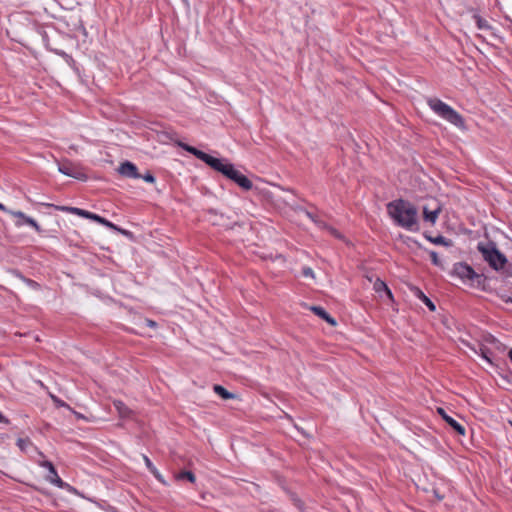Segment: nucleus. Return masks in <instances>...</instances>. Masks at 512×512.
Segmentation results:
<instances>
[{
    "instance_id": "bb28decb",
    "label": "nucleus",
    "mask_w": 512,
    "mask_h": 512,
    "mask_svg": "<svg viewBox=\"0 0 512 512\" xmlns=\"http://www.w3.org/2000/svg\"><path fill=\"white\" fill-rule=\"evenodd\" d=\"M429 256H430V260H431V262H432L435 266H442L441 260H440V258L438 257L437 252H435V251H430Z\"/></svg>"
},
{
    "instance_id": "f8f14e48",
    "label": "nucleus",
    "mask_w": 512,
    "mask_h": 512,
    "mask_svg": "<svg viewBox=\"0 0 512 512\" xmlns=\"http://www.w3.org/2000/svg\"><path fill=\"white\" fill-rule=\"evenodd\" d=\"M373 289L379 295L383 292L387 295V297L390 300H393V294H392L391 290L389 289L387 284L384 281H382L381 279H379V278L376 279V281L373 284Z\"/></svg>"
},
{
    "instance_id": "f3484780",
    "label": "nucleus",
    "mask_w": 512,
    "mask_h": 512,
    "mask_svg": "<svg viewBox=\"0 0 512 512\" xmlns=\"http://www.w3.org/2000/svg\"><path fill=\"white\" fill-rule=\"evenodd\" d=\"M233 182H235L238 186H240L242 189L246 191L252 189L253 187L252 181L241 172L238 173V175L234 178Z\"/></svg>"
},
{
    "instance_id": "f03ea898",
    "label": "nucleus",
    "mask_w": 512,
    "mask_h": 512,
    "mask_svg": "<svg viewBox=\"0 0 512 512\" xmlns=\"http://www.w3.org/2000/svg\"><path fill=\"white\" fill-rule=\"evenodd\" d=\"M427 104L430 109L442 119L446 120L457 128H465L464 118L456 110H454L448 104L444 103L439 98L430 97L427 99Z\"/></svg>"
},
{
    "instance_id": "dca6fc26",
    "label": "nucleus",
    "mask_w": 512,
    "mask_h": 512,
    "mask_svg": "<svg viewBox=\"0 0 512 512\" xmlns=\"http://www.w3.org/2000/svg\"><path fill=\"white\" fill-rule=\"evenodd\" d=\"M179 146L181 148H183L185 151L191 153L192 155H194L196 158L202 160L203 162H205L208 154L193 147V146H190L188 144H184V143H180Z\"/></svg>"
},
{
    "instance_id": "2f4dec72",
    "label": "nucleus",
    "mask_w": 512,
    "mask_h": 512,
    "mask_svg": "<svg viewBox=\"0 0 512 512\" xmlns=\"http://www.w3.org/2000/svg\"><path fill=\"white\" fill-rule=\"evenodd\" d=\"M146 324H147V326L152 327V328H155L157 326V323L150 319H146Z\"/></svg>"
},
{
    "instance_id": "9d476101",
    "label": "nucleus",
    "mask_w": 512,
    "mask_h": 512,
    "mask_svg": "<svg viewBox=\"0 0 512 512\" xmlns=\"http://www.w3.org/2000/svg\"><path fill=\"white\" fill-rule=\"evenodd\" d=\"M310 309L315 315H317L318 317H320L321 319H323L330 325H332V326L336 325V320L323 307L312 306Z\"/></svg>"
},
{
    "instance_id": "1a4fd4ad",
    "label": "nucleus",
    "mask_w": 512,
    "mask_h": 512,
    "mask_svg": "<svg viewBox=\"0 0 512 512\" xmlns=\"http://www.w3.org/2000/svg\"><path fill=\"white\" fill-rule=\"evenodd\" d=\"M438 413L442 416L443 420L455 430L459 435L464 436L466 433L465 427L458 423L453 417L449 416L443 408H438Z\"/></svg>"
},
{
    "instance_id": "4468645a",
    "label": "nucleus",
    "mask_w": 512,
    "mask_h": 512,
    "mask_svg": "<svg viewBox=\"0 0 512 512\" xmlns=\"http://www.w3.org/2000/svg\"><path fill=\"white\" fill-rule=\"evenodd\" d=\"M441 212V207L437 206L434 210L430 211L427 207L423 208V218L425 221L434 225L438 219V216Z\"/></svg>"
},
{
    "instance_id": "39448f33",
    "label": "nucleus",
    "mask_w": 512,
    "mask_h": 512,
    "mask_svg": "<svg viewBox=\"0 0 512 512\" xmlns=\"http://www.w3.org/2000/svg\"><path fill=\"white\" fill-rule=\"evenodd\" d=\"M453 275L459 277L463 281L470 282H473L480 277L470 265L464 262L454 264Z\"/></svg>"
},
{
    "instance_id": "7c9ffc66",
    "label": "nucleus",
    "mask_w": 512,
    "mask_h": 512,
    "mask_svg": "<svg viewBox=\"0 0 512 512\" xmlns=\"http://www.w3.org/2000/svg\"><path fill=\"white\" fill-rule=\"evenodd\" d=\"M0 423L9 424L10 420L0 412Z\"/></svg>"
},
{
    "instance_id": "5701e85b",
    "label": "nucleus",
    "mask_w": 512,
    "mask_h": 512,
    "mask_svg": "<svg viewBox=\"0 0 512 512\" xmlns=\"http://www.w3.org/2000/svg\"><path fill=\"white\" fill-rule=\"evenodd\" d=\"M16 444L22 452H26L27 448L33 445L32 441L28 437L18 438Z\"/></svg>"
},
{
    "instance_id": "a211bd4d",
    "label": "nucleus",
    "mask_w": 512,
    "mask_h": 512,
    "mask_svg": "<svg viewBox=\"0 0 512 512\" xmlns=\"http://www.w3.org/2000/svg\"><path fill=\"white\" fill-rule=\"evenodd\" d=\"M143 460L145 462V465L146 467L148 468V470L154 475V477L161 483H165L164 481V478L163 476L161 475V473L158 471V469L153 465V463L151 462V460L149 459L148 456L146 455H143Z\"/></svg>"
},
{
    "instance_id": "72a5a7b5",
    "label": "nucleus",
    "mask_w": 512,
    "mask_h": 512,
    "mask_svg": "<svg viewBox=\"0 0 512 512\" xmlns=\"http://www.w3.org/2000/svg\"><path fill=\"white\" fill-rule=\"evenodd\" d=\"M306 215H307L311 220H314V217H313V215H312L310 212H306Z\"/></svg>"
},
{
    "instance_id": "b1692460",
    "label": "nucleus",
    "mask_w": 512,
    "mask_h": 512,
    "mask_svg": "<svg viewBox=\"0 0 512 512\" xmlns=\"http://www.w3.org/2000/svg\"><path fill=\"white\" fill-rule=\"evenodd\" d=\"M427 239L434 243V244H439V245H445V246H448L450 243H449V240H447V238H445L444 236H441V235H438L436 237H427Z\"/></svg>"
},
{
    "instance_id": "cd10ccee",
    "label": "nucleus",
    "mask_w": 512,
    "mask_h": 512,
    "mask_svg": "<svg viewBox=\"0 0 512 512\" xmlns=\"http://www.w3.org/2000/svg\"><path fill=\"white\" fill-rule=\"evenodd\" d=\"M141 178L148 183H154L156 180L153 174L149 171L145 175H142Z\"/></svg>"
},
{
    "instance_id": "6e6552de",
    "label": "nucleus",
    "mask_w": 512,
    "mask_h": 512,
    "mask_svg": "<svg viewBox=\"0 0 512 512\" xmlns=\"http://www.w3.org/2000/svg\"><path fill=\"white\" fill-rule=\"evenodd\" d=\"M118 173L124 177L132 179H139L142 177V175L138 172L137 166L130 161L121 163L118 167Z\"/></svg>"
},
{
    "instance_id": "ddd939ff",
    "label": "nucleus",
    "mask_w": 512,
    "mask_h": 512,
    "mask_svg": "<svg viewBox=\"0 0 512 512\" xmlns=\"http://www.w3.org/2000/svg\"><path fill=\"white\" fill-rule=\"evenodd\" d=\"M113 406L121 418H129L132 414V410L121 400H115Z\"/></svg>"
},
{
    "instance_id": "e433bc0d",
    "label": "nucleus",
    "mask_w": 512,
    "mask_h": 512,
    "mask_svg": "<svg viewBox=\"0 0 512 512\" xmlns=\"http://www.w3.org/2000/svg\"><path fill=\"white\" fill-rule=\"evenodd\" d=\"M483 357H484L488 362H490V358H488L485 354H483Z\"/></svg>"
},
{
    "instance_id": "4be33fe9",
    "label": "nucleus",
    "mask_w": 512,
    "mask_h": 512,
    "mask_svg": "<svg viewBox=\"0 0 512 512\" xmlns=\"http://www.w3.org/2000/svg\"><path fill=\"white\" fill-rule=\"evenodd\" d=\"M473 18L475 20V23H476L478 29H480V30H490V29H492V27L488 23V21L485 20L484 18H482L480 15L475 14L473 16Z\"/></svg>"
},
{
    "instance_id": "2eb2a0df",
    "label": "nucleus",
    "mask_w": 512,
    "mask_h": 512,
    "mask_svg": "<svg viewBox=\"0 0 512 512\" xmlns=\"http://www.w3.org/2000/svg\"><path fill=\"white\" fill-rule=\"evenodd\" d=\"M412 292L413 294L418 298L420 299L427 307L430 311H435L436 310V306L435 304L431 301L430 298H428L423 292L421 289H419L418 287H413L412 288Z\"/></svg>"
},
{
    "instance_id": "c756f323",
    "label": "nucleus",
    "mask_w": 512,
    "mask_h": 512,
    "mask_svg": "<svg viewBox=\"0 0 512 512\" xmlns=\"http://www.w3.org/2000/svg\"><path fill=\"white\" fill-rule=\"evenodd\" d=\"M11 213H12V215L14 217L20 218L22 220H24V218L27 216L22 211H14V212H11Z\"/></svg>"
},
{
    "instance_id": "6ab92c4d",
    "label": "nucleus",
    "mask_w": 512,
    "mask_h": 512,
    "mask_svg": "<svg viewBox=\"0 0 512 512\" xmlns=\"http://www.w3.org/2000/svg\"><path fill=\"white\" fill-rule=\"evenodd\" d=\"M213 391L224 400L235 398V394L229 392L227 389H225L223 386L219 384H215L213 386Z\"/></svg>"
},
{
    "instance_id": "aec40b11",
    "label": "nucleus",
    "mask_w": 512,
    "mask_h": 512,
    "mask_svg": "<svg viewBox=\"0 0 512 512\" xmlns=\"http://www.w3.org/2000/svg\"><path fill=\"white\" fill-rule=\"evenodd\" d=\"M239 172L240 171H238L233 164L227 162L221 174H223L225 177L233 181Z\"/></svg>"
},
{
    "instance_id": "0eeeda50",
    "label": "nucleus",
    "mask_w": 512,
    "mask_h": 512,
    "mask_svg": "<svg viewBox=\"0 0 512 512\" xmlns=\"http://www.w3.org/2000/svg\"><path fill=\"white\" fill-rule=\"evenodd\" d=\"M38 464L43 467V468H46L48 470V475L46 476V480L52 484H54L55 486L59 487V488H63L65 483L63 482V480L59 477L53 463L51 461H48V460H43V461H39Z\"/></svg>"
},
{
    "instance_id": "c9c22d12",
    "label": "nucleus",
    "mask_w": 512,
    "mask_h": 512,
    "mask_svg": "<svg viewBox=\"0 0 512 512\" xmlns=\"http://www.w3.org/2000/svg\"><path fill=\"white\" fill-rule=\"evenodd\" d=\"M54 400H55L58 404H60L61 406H64V405H65V404H64V402L58 401V400H56V399H54Z\"/></svg>"
},
{
    "instance_id": "412c9836",
    "label": "nucleus",
    "mask_w": 512,
    "mask_h": 512,
    "mask_svg": "<svg viewBox=\"0 0 512 512\" xmlns=\"http://www.w3.org/2000/svg\"><path fill=\"white\" fill-rule=\"evenodd\" d=\"M13 274L15 276H17L19 279H21L24 283H26L30 288H32L34 290H38L40 288L39 283H37L36 281H34L32 279L26 278L19 271L14 270Z\"/></svg>"
},
{
    "instance_id": "20e7f679",
    "label": "nucleus",
    "mask_w": 512,
    "mask_h": 512,
    "mask_svg": "<svg viewBox=\"0 0 512 512\" xmlns=\"http://www.w3.org/2000/svg\"><path fill=\"white\" fill-rule=\"evenodd\" d=\"M54 208L58 211L68 212V213H71V214H74V215H77V216H80V217H83L86 219H90V220H93L99 224H102L105 227H108L110 229L117 230L122 233H126V231L118 228L115 224H113L106 218L101 217L100 215L92 213L90 211H87V210H84L81 208H77V207H69V206H54Z\"/></svg>"
},
{
    "instance_id": "423d86ee",
    "label": "nucleus",
    "mask_w": 512,
    "mask_h": 512,
    "mask_svg": "<svg viewBox=\"0 0 512 512\" xmlns=\"http://www.w3.org/2000/svg\"><path fill=\"white\" fill-rule=\"evenodd\" d=\"M58 171L66 176L75 178L77 180H86V174L70 161L59 163Z\"/></svg>"
},
{
    "instance_id": "f704fd0d",
    "label": "nucleus",
    "mask_w": 512,
    "mask_h": 512,
    "mask_svg": "<svg viewBox=\"0 0 512 512\" xmlns=\"http://www.w3.org/2000/svg\"><path fill=\"white\" fill-rule=\"evenodd\" d=\"M0 210L7 211L6 207L2 203H0Z\"/></svg>"
},
{
    "instance_id": "7ed1b4c3",
    "label": "nucleus",
    "mask_w": 512,
    "mask_h": 512,
    "mask_svg": "<svg viewBox=\"0 0 512 512\" xmlns=\"http://www.w3.org/2000/svg\"><path fill=\"white\" fill-rule=\"evenodd\" d=\"M479 252L482 254L483 259L495 271H503L508 263L507 257L497 248L493 241L487 243H478Z\"/></svg>"
},
{
    "instance_id": "a878e982",
    "label": "nucleus",
    "mask_w": 512,
    "mask_h": 512,
    "mask_svg": "<svg viewBox=\"0 0 512 512\" xmlns=\"http://www.w3.org/2000/svg\"><path fill=\"white\" fill-rule=\"evenodd\" d=\"M23 222L31 227H33L37 232H41V227L38 223L30 216H26Z\"/></svg>"
},
{
    "instance_id": "9b49d317",
    "label": "nucleus",
    "mask_w": 512,
    "mask_h": 512,
    "mask_svg": "<svg viewBox=\"0 0 512 512\" xmlns=\"http://www.w3.org/2000/svg\"><path fill=\"white\" fill-rule=\"evenodd\" d=\"M204 163H206L208 166H210L215 171L222 173L223 169L225 168V166L227 164V161L224 162L222 159L213 157L208 154Z\"/></svg>"
},
{
    "instance_id": "c85d7f7f",
    "label": "nucleus",
    "mask_w": 512,
    "mask_h": 512,
    "mask_svg": "<svg viewBox=\"0 0 512 512\" xmlns=\"http://www.w3.org/2000/svg\"><path fill=\"white\" fill-rule=\"evenodd\" d=\"M302 274L305 277H314V272H313L312 268H310V267H304L302 269Z\"/></svg>"
},
{
    "instance_id": "f257e3e1",
    "label": "nucleus",
    "mask_w": 512,
    "mask_h": 512,
    "mask_svg": "<svg viewBox=\"0 0 512 512\" xmlns=\"http://www.w3.org/2000/svg\"><path fill=\"white\" fill-rule=\"evenodd\" d=\"M388 215L400 227L408 231H418L417 208L407 200L397 199L387 204Z\"/></svg>"
},
{
    "instance_id": "393cba45",
    "label": "nucleus",
    "mask_w": 512,
    "mask_h": 512,
    "mask_svg": "<svg viewBox=\"0 0 512 512\" xmlns=\"http://www.w3.org/2000/svg\"><path fill=\"white\" fill-rule=\"evenodd\" d=\"M176 477L178 480L186 479L191 483H194L196 480L195 475L191 471H182Z\"/></svg>"
},
{
    "instance_id": "473e14b6",
    "label": "nucleus",
    "mask_w": 512,
    "mask_h": 512,
    "mask_svg": "<svg viewBox=\"0 0 512 512\" xmlns=\"http://www.w3.org/2000/svg\"><path fill=\"white\" fill-rule=\"evenodd\" d=\"M508 358H509V360H510V361H511V363H512V348H511V349L509 350V352H508Z\"/></svg>"
}]
</instances>
